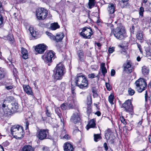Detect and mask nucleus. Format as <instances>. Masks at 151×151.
<instances>
[{
  "instance_id": "nucleus-59",
  "label": "nucleus",
  "mask_w": 151,
  "mask_h": 151,
  "mask_svg": "<svg viewBox=\"0 0 151 151\" xmlns=\"http://www.w3.org/2000/svg\"><path fill=\"white\" fill-rule=\"evenodd\" d=\"M95 114L97 115L98 116H99L101 114V113L100 111H98L96 112Z\"/></svg>"
},
{
  "instance_id": "nucleus-15",
  "label": "nucleus",
  "mask_w": 151,
  "mask_h": 151,
  "mask_svg": "<svg viewBox=\"0 0 151 151\" xmlns=\"http://www.w3.org/2000/svg\"><path fill=\"white\" fill-rule=\"evenodd\" d=\"M115 5L112 3L109 4L108 5L107 9L109 13L112 15L110 17L111 18H113L114 17V15L113 14L115 12Z\"/></svg>"
},
{
  "instance_id": "nucleus-53",
  "label": "nucleus",
  "mask_w": 151,
  "mask_h": 151,
  "mask_svg": "<svg viewBox=\"0 0 151 151\" xmlns=\"http://www.w3.org/2000/svg\"><path fill=\"white\" fill-rule=\"evenodd\" d=\"M115 71L114 69H112L111 72V76H114L115 75Z\"/></svg>"
},
{
  "instance_id": "nucleus-18",
  "label": "nucleus",
  "mask_w": 151,
  "mask_h": 151,
  "mask_svg": "<svg viewBox=\"0 0 151 151\" xmlns=\"http://www.w3.org/2000/svg\"><path fill=\"white\" fill-rule=\"evenodd\" d=\"M24 91L28 95L32 96L33 93L31 87L28 85H24L23 86Z\"/></svg>"
},
{
  "instance_id": "nucleus-48",
  "label": "nucleus",
  "mask_w": 151,
  "mask_h": 151,
  "mask_svg": "<svg viewBox=\"0 0 151 151\" xmlns=\"http://www.w3.org/2000/svg\"><path fill=\"white\" fill-rule=\"evenodd\" d=\"M88 77L89 78H93L95 77V75L94 73H91L89 74L88 76Z\"/></svg>"
},
{
  "instance_id": "nucleus-33",
  "label": "nucleus",
  "mask_w": 151,
  "mask_h": 151,
  "mask_svg": "<svg viewBox=\"0 0 151 151\" xmlns=\"http://www.w3.org/2000/svg\"><path fill=\"white\" fill-rule=\"evenodd\" d=\"M95 4V0H89L88 6L90 9L93 7Z\"/></svg>"
},
{
  "instance_id": "nucleus-39",
  "label": "nucleus",
  "mask_w": 151,
  "mask_h": 151,
  "mask_svg": "<svg viewBox=\"0 0 151 151\" xmlns=\"http://www.w3.org/2000/svg\"><path fill=\"white\" fill-rule=\"evenodd\" d=\"M73 96L72 97V99H73V101L74 103H75L76 101V93H75L74 91H71Z\"/></svg>"
},
{
  "instance_id": "nucleus-3",
  "label": "nucleus",
  "mask_w": 151,
  "mask_h": 151,
  "mask_svg": "<svg viewBox=\"0 0 151 151\" xmlns=\"http://www.w3.org/2000/svg\"><path fill=\"white\" fill-rule=\"evenodd\" d=\"M65 73L64 65L61 63L57 64L54 69V78L56 80H61Z\"/></svg>"
},
{
  "instance_id": "nucleus-40",
  "label": "nucleus",
  "mask_w": 151,
  "mask_h": 151,
  "mask_svg": "<svg viewBox=\"0 0 151 151\" xmlns=\"http://www.w3.org/2000/svg\"><path fill=\"white\" fill-rule=\"evenodd\" d=\"M135 91L131 88H129L128 90V93L130 96L133 95L135 93Z\"/></svg>"
},
{
  "instance_id": "nucleus-7",
  "label": "nucleus",
  "mask_w": 151,
  "mask_h": 151,
  "mask_svg": "<svg viewBox=\"0 0 151 151\" xmlns=\"http://www.w3.org/2000/svg\"><path fill=\"white\" fill-rule=\"evenodd\" d=\"M47 10L44 8H39L36 11V15L39 20L44 19L47 16Z\"/></svg>"
},
{
  "instance_id": "nucleus-10",
  "label": "nucleus",
  "mask_w": 151,
  "mask_h": 151,
  "mask_svg": "<svg viewBox=\"0 0 151 151\" xmlns=\"http://www.w3.org/2000/svg\"><path fill=\"white\" fill-rule=\"evenodd\" d=\"M48 134V130L46 129H41L37 130V137L40 140L48 138L47 137Z\"/></svg>"
},
{
  "instance_id": "nucleus-42",
  "label": "nucleus",
  "mask_w": 151,
  "mask_h": 151,
  "mask_svg": "<svg viewBox=\"0 0 151 151\" xmlns=\"http://www.w3.org/2000/svg\"><path fill=\"white\" fill-rule=\"evenodd\" d=\"M144 12V9L143 7H141L139 8V15L141 17L143 16V12Z\"/></svg>"
},
{
  "instance_id": "nucleus-55",
  "label": "nucleus",
  "mask_w": 151,
  "mask_h": 151,
  "mask_svg": "<svg viewBox=\"0 0 151 151\" xmlns=\"http://www.w3.org/2000/svg\"><path fill=\"white\" fill-rule=\"evenodd\" d=\"M3 18L2 16L0 15V26L3 23Z\"/></svg>"
},
{
  "instance_id": "nucleus-31",
  "label": "nucleus",
  "mask_w": 151,
  "mask_h": 151,
  "mask_svg": "<svg viewBox=\"0 0 151 151\" xmlns=\"http://www.w3.org/2000/svg\"><path fill=\"white\" fill-rule=\"evenodd\" d=\"M55 113L57 114L59 117L61 118L62 117L61 112L59 108H56L55 109Z\"/></svg>"
},
{
  "instance_id": "nucleus-24",
  "label": "nucleus",
  "mask_w": 151,
  "mask_h": 151,
  "mask_svg": "<svg viewBox=\"0 0 151 151\" xmlns=\"http://www.w3.org/2000/svg\"><path fill=\"white\" fill-rule=\"evenodd\" d=\"M34 150L31 146L28 145L24 146L22 148V151H34Z\"/></svg>"
},
{
  "instance_id": "nucleus-23",
  "label": "nucleus",
  "mask_w": 151,
  "mask_h": 151,
  "mask_svg": "<svg viewBox=\"0 0 151 151\" xmlns=\"http://www.w3.org/2000/svg\"><path fill=\"white\" fill-rule=\"evenodd\" d=\"M145 104H147L148 101L150 100V95L149 93H148L147 91H145Z\"/></svg>"
},
{
  "instance_id": "nucleus-16",
  "label": "nucleus",
  "mask_w": 151,
  "mask_h": 151,
  "mask_svg": "<svg viewBox=\"0 0 151 151\" xmlns=\"http://www.w3.org/2000/svg\"><path fill=\"white\" fill-rule=\"evenodd\" d=\"M80 120V114L78 112L74 113L70 119L71 121L74 123H77Z\"/></svg>"
},
{
  "instance_id": "nucleus-63",
  "label": "nucleus",
  "mask_w": 151,
  "mask_h": 151,
  "mask_svg": "<svg viewBox=\"0 0 151 151\" xmlns=\"http://www.w3.org/2000/svg\"><path fill=\"white\" fill-rule=\"evenodd\" d=\"M96 45L97 46H98L99 47H100L101 46V44L99 43H96Z\"/></svg>"
},
{
  "instance_id": "nucleus-62",
  "label": "nucleus",
  "mask_w": 151,
  "mask_h": 151,
  "mask_svg": "<svg viewBox=\"0 0 151 151\" xmlns=\"http://www.w3.org/2000/svg\"><path fill=\"white\" fill-rule=\"evenodd\" d=\"M0 151H4L3 147L0 145Z\"/></svg>"
},
{
  "instance_id": "nucleus-45",
  "label": "nucleus",
  "mask_w": 151,
  "mask_h": 151,
  "mask_svg": "<svg viewBox=\"0 0 151 151\" xmlns=\"http://www.w3.org/2000/svg\"><path fill=\"white\" fill-rule=\"evenodd\" d=\"M46 112L47 116L48 117H51V114L50 111H49L47 109V107L46 108Z\"/></svg>"
},
{
  "instance_id": "nucleus-56",
  "label": "nucleus",
  "mask_w": 151,
  "mask_h": 151,
  "mask_svg": "<svg viewBox=\"0 0 151 151\" xmlns=\"http://www.w3.org/2000/svg\"><path fill=\"white\" fill-rule=\"evenodd\" d=\"M104 147L105 148V150L107 151L108 149V148L106 143L105 142L104 143Z\"/></svg>"
},
{
  "instance_id": "nucleus-17",
  "label": "nucleus",
  "mask_w": 151,
  "mask_h": 151,
  "mask_svg": "<svg viewBox=\"0 0 151 151\" xmlns=\"http://www.w3.org/2000/svg\"><path fill=\"white\" fill-rule=\"evenodd\" d=\"M64 151H73L74 148L71 143L67 142L64 144Z\"/></svg>"
},
{
  "instance_id": "nucleus-32",
  "label": "nucleus",
  "mask_w": 151,
  "mask_h": 151,
  "mask_svg": "<svg viewBox=\"0 0 151 151\" xmlns=\"http://www.w3.org/2000/svg\"><path fill=\"white\" fill-rule=\"evenodd\" d=\"M101 138L100 135L99 134H94V139L96 142H97Z\"/></svg>"
},
{
  "instance_id": "nucleus-6",
  "label": "nucleus",
  "mask_w": 151,
  "mask_h": 151,
  "mask_svg": "<svg viewBox=\"0 0 151 151\" xmlns=\"http://www.w3.org/2000/svg\"><path fill=\"white\" fill-rule=\"evenodd\" d=\"M55 57V54L54 52L52 51H47L45 54L42 56V58L45 63H50L52 62Z\"/></svg>"
},
{
  "instance_id": "nucleus-20",
  "label": "nucleus",
  "mask_w": 151,
  "mask_h": 151,
  "mask_svg": "<svg viewBox=\"0 0 151 151\" xmlns=\"http://www.w3.org/2000/svg\"><path fill=\"white\" fill-rule=\"evenodd\" d=\"M64 37V35L63 33H59L57 34L56 36H54L53 40L56 42H60Z\"/></svg>"
},
{
  "instance_id": "nucleus-2",
  "label": "nucleus",
  "mask_w": 151,
  "mask_h": 151,
  "mask_svg": "<svg viewBox=\"0 0 151 151\" xmlns=\"http://www.w3.org/2000/svg\"><path fill=\"white\" fill-rule=\"evenodd\" d=\"M111 33H113L117 39L120 40L123 39L126 37L125 29L123 26L121 25L112 30Z\"/></svg>"
},
{
  "instance_id": "nucleus-57",
  "label": "nucleus",
  "mask_w": 151,
  "mask_h": 151,
  "mask_svg": "<svg viewBox=\"0 0 151 151\" xmlns=\"http://www.w3.org/2000/svg\"><path fill=\"white\" fill-rule=\"evenodd\" d=\"M43 150L44 151H50L49 148L47 147H45L43 148Z\"/></svg>"
},
{
  "instance_id": "nucleus-12",
  "label": "nucleus",
  "mask_w": 151,
  "mask_h": 151,
  "mask_svg": "<svg viewBox=\"0 0 151 151\" xmlns=\"http://www.w3.org/2000/svg\"><path fill=\"white\" fill-rule=\"evenodd\" d=\"M46 46L44 44H40L36 46L35 50L36 52L39 54H42L46 50Z\"/></svg>"
},
{
  "instance_id": "nucleus-21",
  "label": "nucleus",
  "mask_w": 151,
  "mask_h": 151,
  "mask_svg": "<svg viewBox=\"0 0 151 151\" xmlns=\"http://www.w3.org/2000/svg\"><path fill=\"white\" fill-rule=\"evenodd\" d=\"M21 51L23 58L25 59L28 58V54L27 50L24 47H22Z\"/></svg>"
},
{
  "instance_id": "nucleus-28",
  "label": "nucleus",
  "mask_w": 151,
  "mask_h": 151,
  "mask_svg": "<svg viewBox=\"0 0 151 151\" xmlns=\"http://www.w3.org/2000/svg\"><path fill=\"white\" fill-rule=\"evenodd\" d=\"M142 74L145 75H147L149 72V69L145 66H144L142 67Z\"/></svg>"
},
{
  "instance_id": "nucleus-43",
  "label": "nucleus",
  "mask_w": 151,
  "mask_h": 151,
  "mask_svg": "<svg viewBox=\"0 0 151 151\" xmlns=\"http://www.w3.org/2000/svg\"><path fill=\"white\" fill-rule=\"evenodd\" d=\"M46 33L50 39L54 40V36L52 34L48 32H46Z\"/></svg>"
},
{
  "instance_id": "nucleus-14",
  "label": "nucleus",
  "mask_w": 151,
  "mask_h": 151,
  "mask_svg": "<svg viewBox=\"0 0 151 151\" xmlns=\"http://www.w3.org/2000/svg\"><path fill=\"white\" fill-rule=\"evenodd\" d=\"M6 101H4L3 104L2 105V109L3 111V112H1V116H6L10 113V110L8 107L7 105L6 104Z\"/></svg>"
},
{
  "instance_id": "nucleus-8",
  "label": "nucleus",
  "mask_w": 151,
  "mask_h": 151,
  "mask_svg": "<svg viewBox=\"0 0 151 151\" xmlns=\"http://www.w3.org/2000/svg\"><path fill=\"white\" fill-rule=\"evenodd\" d=\"M93 33L92 29L90 27H85L83 28L80 34L84 38L90 39Z\"/></svg>"
},
{
  "instance_id": "nucleus-4",
  "label": "nucleus",
  "mask_w": 151,
  "mask_h": 151,
  "mask_svg": "<svg viewBox=\"0 0 151 151\" xmlns=\"http://www.w3.org/2000/svg\"><path fill=\"white\" fill-rule=\"evenodd\" d=\"M11 131L13 136L17 137L19 138H21L24 135L23 128L19 125L12 127Z\"/></svg>"
},
{
  "instance_id": "nucleus-27",
  "label": "nucleus",
  "mask_w": 151,
  "mask_h": 151,
  "mask_svg": "<svg viewBox=\"0 0 151 151\" xmlns=\"http://www.w3.org/2000/svg\"><path fill=\"white\" fill-rule=\"evenodd\" d=\"M59 27L60 26L57 23H52L50 26V29L53 30H55Z\"/></svg>"
},
{
  "instance_id": "nucleus-30",
  "label": "nucleus",
  "mask_w": 151,
  "mask_h": 151,
  "mask_svg": "<svg viewBox=\"0 0 151 151\" xmlns=\"http://www.w3.org/2000/svg\"><path fill=\"white\" fill-rule=\"evenodd\" d=\"M114 96L113 94H111L108 97V100L109 102L112 105L114 104Z\"/></svg>"
},
{
  "instance_id": "nucleus-47",
  "label": "nucleus",
  "mask_w": 151,
  "mask_h": 151,
  "mask_svg": "<svg viewBox=\"0 0 151 151\" xmlns=\"http://www.w3.org/2000/svg\"><path fill=\"white\" fill-rule=\"evenodd\" d=\"M114 47H112L109 48L108 49V52L109 53H112L114 51Z\"/></svg>"
},
{
  "instance_id": "nucleus-26",
  "label": "nucleus",
  "mask_w": 151,
  "mask_h": 151,
  "mask_svg": "<svg viewBox=\"0 0 151 151\" xmlns=\"http://www.w3.org/2000/svg\"><path fill=\"white\" fill-rule=\"evenodd\" d=\"M143 32L142 31H139L137 32L136 35L137 38L138 40H142L143 39Z\"/></svg>"
},
{
  "instance_id": "nucleus-22",
  "label": "nucleus",
  "mask_w": 151,
  "mask_h": 151,
  "mask_svg": "<svg viewBox=\"0 0 151 151\" xmlns=\"http://www.w3.org/2000/svg\"><path fill=\"white\" fill-rule=\"evenodd\" d=\"M105 63H102L101 64L100 68L101 69V71L102 75L104 76L105 74L107 73V70L105 66Z\"/></svg>"
},
{
  "instance_id": "nucleus-11",
  "label": "nucleus",
  "mask_w": 151,
  "mask_h": 151,
  "mask_svg": "<svg viewBox=\"0 0 151 151\" xmlns=\"http://www.w3.org/2000/svg\"><path fill=\"white\" fill-rule=\"evenodd\" d=\"M105 136L107 141L109 140V142L111 144L114 143L115 137L110 129H108L105 131Z\"/></svg>"
},
{
  "instance_id": "nucleus-9",
  "label": "nucleus",
  "mask_w": 151,
  "mask_h": 151,
  "mask_svg": "<svg viewBox=\"0 0 151 151\" xmlns=\"http://www.w3.org/2000/svg\"><path fill=\"white\" fill-rule=\"evenodd\" d=\"M122 108H123L124 111L127 112L131 113L133 111V107L131 100L128 99L126 101L122 104Z\"/></svg>"
},
{
  "instance_id": "nucleus-13",
  "label": "nucleus",
  "mask_w": 151,
  "mask_h": 151,
  "mask_svg": "<svg viewBox=\"0 0 151 151\" xmlns=\"http://www.w3.org/2000/svg\"><path fill=\"white\" fill-rule=\"evenodd\" d=\"M131 66L132 63L130 61H127L123 65L124 70L128 73H131L133 70Z\"/></svg>"
},
{
  "instance_id": "nucleus-51",
  "label": "nucleus",
  "mask_w": 151,
  "mask_h": 151,
  "mask_svg": "<svg viewBox=\"0 0 151 151\" xmlns=\"http://www.w3.org/2000/svg\"><path fill=\"white\" fill-rule=\"evenodd\" d=\"M106 86L108 90L110 91L111 90V88L110 87V85L109 83H106Z\"/></svg>"
},
{
  "instance_id": "nucleus-52",
  "label": "nucleus",
  "mask_w": 151,
  "mask_h": 151,
  "mask_svg": "<svg viewBox=\"0 0 151 151\" xmlns=\"http://www.w3.org/2000/svg\"><path fill=\"white\" fill-rule=\"evenodd\" d=\"M13 88V86L12 85H10L8 86H6L5 87L6 89L8 90H9L12 89Z\"/></svg>"
},
{
  "instance_id": "nucleus-38",
  "label": "nucleus",
  "mask_w": 151,
  "mask_h": 151,
  "mask_svg": "<svg viewBox=\"0 0 151 151\" xmlns=\"http://www.w3.org/2000/svg\"><path fill=\"white\" fill-rule=\"evenodd\" d=\"M68 104L67 103H63L61 105L60 107L63 110H65L68 109Z\"/></svg>"
},
{
  "instance_id": "nucleus-64",
  "label": "nucleus",
  "mask_w": 151,
  "mask_h": 151,
  "mask_svg": "<svg viewBox=\"0 0 151 151\" xmlns=\"http://www.w3.org/2000/svg\"><path fill=\"white\" fill-rule=\"evenodd\" d=\"M13 97L12 96H9L7 98V100L9 99L12 100L13 99Z\"/></svg>"
},
{
  "instance_id": "nucleus-41",
  "label": "nucleus",
  "mask_w": 151,
  "mask_h": 151,
  "mask_svg": "<svg viewBox=\"0 0 151 151\" xmlns=\"http://www.w3.org/2000/svg\"><path fill=\"white\" fill-rule=\"evenodd\" d=\"M87 113L89 115L92 112L91 106H87Z\"/></svg>"
},
{
  "instance_id": "nucleus-1",
  "label": "nucleus",
  "mask_w": 151,
  "mask_h": 151,
  "mask_svg": "<svg viewBox=\"0 0 151 151\" xmlns=\"http://www.w3.org/2000/svg\"><path fill=\"white\" fill-rule=\"evenodd\" d=\"M75 83L80 88L84 89L88 86V82L86 78L82 74H78L75 78Z\"/></svg>"
},
{
  "instance_id": "nucleus-44",
  "label": "nucleus",
  "mask_w": 151,
  "mask_h": 151,
  "mask_svg": "<svg viewBox=\"0 0 151 151\" xmlns=\"http://www.w3.org/2000/svg\"><path fill=\"white\" fill-rule=\"evenodd\" d=\"M120 120L121 121V122L124 124L126 125L127 124V122L123 116H120Z\"/></svg>"
},
{
  "instance_id": "nucleus-61",
  "label": "nucleus",
  "mask_w": 151,
  "mask_h": 151,
  "mask_svg": "<svg viewBox=\"0 0 151 151\" xmlns=\"http://www.w3.org/2000/svg\"><path fill=\"white\" fill-rule=\"evenodd\" d=\"M134 26H133L132 27V29H131V32L132 33H133L134 32Z\"/></svg>"
},
{
  "instance_id": "nucleus-25",
  "label": "nucleus",
  "mask_w": 151,
  "mask_h": 151,
  "mask_svg": "<svg viewBox=\"0 0 151 151\" xmlns=\"http://www.w3.org/2000/svg\"><path fill=\"white\" fill-rule=\"evenodd\" d=\"M83 52L82 50H79L78 52V54L80 61L82 62L84 61V57Z\"/></svg>"
},
{
  "instance_id": "nucleus-37",
  "label": "nucleus",
  "mask_w": 151,
  "mask_h": 151,
  "mask_svg": "<svg viewBox=\"0 0 151 151\" xmlns=\"http://www.w3.org/2000/svg\"><path fill=\"white\" fill-rule=\"evenodd\" d=\"M87 106H91L92 103V100L91 97L90 96L87 97Z\"/></svg>"
},
{
  "instance_id": "nucleus-60",
  "label": "nucleus",
  "mask_w": 151,
  "mask_h": 151,
  "mask_svg": "<svg viewBox=\"0 0 151 151\" xmlns=\"http://www.w3.org/2000/svg\"><path fill=\"white\" fill-rule=\"evenodd\" d=\"M39 25L41 27H44L45 26V24L41 22L39 24Z\"/></svg>"
},
{
  "instance_id": "nucleus-36",
  "label": "nucleus",
  "mask_w": 151,
  "mask_h": 151,
  "mask_svg": "<svg viewBox=\"0 0 151 151\" xmlns=\"http://www.w3.org/2000/svg\"><path fill=\"white\" fill-rule=\"evenodd\" d=\"M29 30L31 35L33 37H35L36 35V32L34 30L33 28L31 27H29Z\"/></svg>"
},
{
  "instance_id": "nucleus-29",
  "label": "nucleus",
  "mask_w": 151,
  "mask_h": 151,
  "mask_svg": "<svg viewBox=\"0 0 151 151\" xmlns=\"http://www.w3.org/2000/svg\"><path fill=\"white\" fill-rule=\"evenodd\" d=\"M19 107L18 104L17 103H15L12 104V107H11V110H12L13 111H16Z\"/></svg>"
},
{
  "instance_id": "nucleus-58",
  "label": "nucleus",
  "mask_w": 151,
  "mask_h": 151,
  "mask_svg": "<svg viewBox=\"0 0 151 151\" xmlns=\"http://www.w3.org/2000/svg\"><path fill=\"white\" fill-rule=\"evenodd\" d=\"M137 47H138V48L139 49V50L141 52V53H142V48L141 45L139 44H137Z\"/></svg>"
},
{
  "instance_id": "nucleus-50",
  "label": "nucleus",
  "mask_w": 151,
  "mask_h": 151,
  "mask_svg": "<svg viewBox=\"0 0 151 151\" xmlns=\"http://www.w3.org/2000/svg\"><path fill=\"white\" fill-rule=\"evenodd\" d=\"M29 125V123L27 120H25V129H28V127Z\"/></svg>"
},
{
  "instance_id": "nucleus-49",
  "label": "nucleus",
  "mask_w": 151,
  "mask_h": 151,
  "mask_svg": "<svg viewBox=\"0 0 151 151\" xmlns=\"http://www.w3.org/2000/svg\"><path fill=\"white\" fill-rule=\"evenodd\" d=\"M142 139V136H138L135 139V142H138L139 141L141 140Z\"/></svg>"
},
{
  "instance_id": "nucleus-54",
  "label": "nucleus",
  "mask_w": 151,
  "mask_h": 151,
  "mask_svg": "<svg viewBox=\"0 0 151 151\" xmlns=\"http://www.w3.org/2000/svg\"><path fill=\"white\" fill-rule=\"evenodd\" d=\"M9 144V143L7 141H6L3 143V145L4 147H6L7 146H8Z\"/></svg>"
},
{
  "instance_id": "nucleus-34",
  "label": "nucleus",
  "mask_w": 151,
  "mask_h": 151,
  "mask_svg": "<svg viewBox=\"0 0 151 151\" xmlns=\"http://www.w3.org/2000/svg\"><path fill=\"white\" fill-rule=\"evenodd\" d=\"M76 101L75 102V103H74L73 101V99H72V101L69 102L68 101V109H72L73 108L74 105L75 103H76Z\"/></svg>"
},
{
  "instance_id": "nucleus-35",
  "label": "nucleus",
  "mask_w": 151,
  "mask_h": 151,
  "mask_svg": "<svg viewBox=\"0 0 151 151\" xmlns=\"http://www.w3.org/2000/svg\"><path fill=\"white\" fill-rule=\"evenodd\" d=\"M5 73L3 68H0V80L3 78L5 75Z\"/></svg>"
},
{
  "instance_id": "nucleus-19",
  "label": "nucleus",
  "mask_w": 151,
  "mask_h": 151,
  "mask_svg": "<svg viewBox=\"0 0 151 151\" xmlns=\"http://www.w3.org/2000/svg\"><path fill=\"white\" fill-rule=\"evenodd\" d=\"M96 120L94 119L91 120L88 122L86 126V129L88 130L90 128H94L96 127Z\"/></svg>"
},
{
  "instance_id": "nucleus-46",
  "label": "nucleus",
  "mask_w": 151,
  "mask_h": 151,
  "mask_svg": "<svg viewBox=\"0 0 151 151\" xmlns=\"http://www.w3.org/2000/svg\"><path fill=\"white\" fill-rule=\"evenodd\" d=\"M146 55L147 57L151 56V52H150V50L149 49L147 50H146Z\"/></svg>"
},
{
  "instance_id": "nucleus-5",
  "label": "nucleus",
  "mask_w": 151,
  "mask_h": 151,
  "mask_svg": "<svg viewBox=\"0 0 151 151\" xmlns=\"http://www.w3.org/2000/svg\"><path fill=\"white\" fill-rule=\"evenodd\" d=\"M135 84L136 88L139 92H142L147 88V85L146 81L144 78H139L135 81Z\"/></svg>"
}]
</instances>
